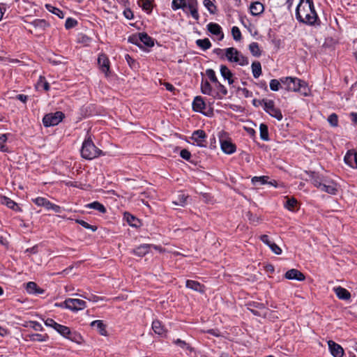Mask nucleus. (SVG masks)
Here are the masks:
<instances>
[{"mask_svg":"<svg viewBox=\"0 0 357 357\" xmlns=\"http://www.w3.org/2000/svg\"><path fill=\"white\" fill-rule=\"evenodd\" d=\"M296 17L298 22L307 25L319 26L321 24L313 0H300L296 10Z\"/></svg>","mask_w":357,"mask_h":357,"instance_id":"nucleus-1","label":"nucleus"},{"mask_svg":"<svg viewBox=\"0 0 357 357\" xmlns=\"http://www.w3.org/2000/svg\"><path fill=\"white\" fill-rule=\"evenodd\" d=\"M283 89L290 92H298L304 96H308L309 89L307 83L298 77H281Z\"/></svg>","mask_w":357,"mask_h":357,"instance_id":"nucleus-2","label":"nucleus"},{"mask_svg":"<svg viewBox=\"0 0 357 357\" xmlns=\"http://www.w3.org/2000/svg\"><path fill=\"white\" fill-rule=\"evenodd\" d=\"M100 155H105V153L96 146L91 136H87L82 143L81 156L86 160H91Z\"/></svg>","mask_w":357,"mask_h":357,"instance_id":"nucleus-3","label":"nucleus"},{"mask_svg":"<svg viewBox=\"0 0 357 357\" xmlns=\"http://www.w3.org/2000/svg\"><path fill=\"white\" fill-rule=\"evenodd\" d=\"M188 8L192 17L198 20L199 15L198 13V2L197 0H173L172 2V8L174 10Z\"/></svg>","mask_w":357,"mask_h":357,"instance_id":"nucleus-4","label":"nucleus"},{"mask_svg":"<svg viewBox=\"0 0 357 357\" xmlns=\"http://www.w3.org/2000/svg\"><path fill=\"white\" fill-rule=\"evenodd\" d=\"M260 105H264V111L272 117L275 118L278 121H281L283 115L280 108L275 107V102L272 100L262 99L259 102Z\"/></svg>","mask_w":357,"mask_h":357,"instance_id":"nucleus-5","label":"nucleus"},{"mask_svg":"<svg viewBox=\"0 0 357 357\" xmlns=\"http://www.w3.org/2000/svg\"><path fill=\"white\" fill-rule=\"evenodd\" d=\"M65 118V114L61 111L46 114L43 118V126L46 128L57 126Z\"/></svg>","mask_w":357,"mask_h":357,"instance_id":"nucleus-6","label":"nucleus"},{"mask_svg":"<svg viewBox=\"0 0 357 357\" xmlns=\"http://www.w3.org/2000/svg\"><path fill=\"white\" fill-rule=\"evenodd\" d=\"M59 306L64 307L73 312L82 310L86 307V303L78 298H67Z\"/></svg>","mask_w":357,"mask_h":357,"instance_id":"nucleus-7","label":"nucleus"},{"mask_svg":"<svg viewBox=\"0 0 357 357\" xmlns=\"http://www.w3.org/2000/svg\"><path fill=\"white\" fill-rule=\"evenodd\" d=\"M32 202L38 206L45 207L47 210H52L55 213H61L63 209L59 205L52 203L45 197H38L32 199Z\"/></svg>","mask_w":357,"mask_h":357,"instance_id":"nucleus-8","label":"nucleus"},{"mask_svg":"<svg viewBox=\"0 0 357 357\" xmlns=\"http://www.w3.org/2000/svg\"><path fill=\"white\" fill-rule=\"evenodd\" d=\"M206 107V103L201 96H196L192 102V109L194 112H199L206 116H211L213 114V109L205 112L204 109Z\"/></svg>","mask_w":357,"mask_h":357,"instance_id":"nucleus-9","label":"nucleus"},{"mask_svg":"<svg viewBox=\"0 0 357 357\" xmlns=\"http://www.w3.org/2000/svg\"><path fill=\"white\" fill-rule=\"evenodd\" d=\"M207 135L204 130H195L191 137V139L194 141L197 146L199 147H206Z\"/></svg>","mask_w":357,"mask_h":357,"instance_id":"nucleus-10","label":"nucleus"},{"mask_svg":"<svg viewBox=\"0 0 357 357\" xmlns=\"http://www.w3.org/2000/svg\"><path fill=\"white\" fill-rule=\"evenodd\" d=\"M98 64L100 70L107 76L109 73L110 61L105 54L102 53L98 55Z\"/></svg>","mask_w":357,"mask_h":357,"instance_id":"nucleus-11","label":"nucleus"},{"mask_svg":"<svg viewBox=\"0 0 357 357\" xmlns=\"http://www.w3.org/2000/svg\"><path fill=\"white\" fill-rule=\"evenodd\" d=\"M319 189L333 195H336L338 192L337 183L332 180H326Z\"/></svg>","mask_w":357,"mask_h":357,"instance_id":"nucleus-12","label":"nucleus"},{"mask_svg":"<svg viewBox=\"0 0 357 357\" xmlns=\"http://www.w3.org/2000/svg\"><path fill=\"white\" fill-rule=\"evenodd\" d=\"M328 349L331 355L333 357H342L344 355V349L341 345L336 343L333 340H329L328 342Z\"/></svg>","mask_w":357,"mask_h":357,"instance_id":"nucleus-13","label":"nucleus"},{"mask_svg":"<svg viewBox=\"0 0 357 357\" xmlns=\"http://www.w3.org/2000/svg\"><path fill=\"white\" fill-rule=\"evenodd\" d=\"M344 162L352 168H357V152L349 150L344 157Z\"/></svg>","mask_w":357,"mask_h":357,"instance_id":"nucleus-14","label":"nucleus"},{"mask_svg":"<svg viewBox=\"0 0 357 357\" xmlns=\"http://www.w3.org/2000/svg\"><path fill=\"white\" fill-rule=\"evenodd\" d=\"M307 174L310 177L312 184L318 189L326 181V178L323 175L316 172L310 171L307 172Z\"/></svg>","mask_w":357,"mask_h":357,"instance_id":"nucleus-15","label":"nucleus"},{"mask_svg":"<svg viewBox=\"0 0 357 357\" xmlns=\"http://www.w3.org/2000/svg\"><path fill=\"white\" fill-rule=\"evenodd\" d=\"M284 278L287 280H296L298 281H303L305 279L304 274L295 268L287 271L284 274Z\"/></svg>","mask_w":357,"mask_h":357,"instance_id":"nucleus-16","label":"nucleus"},{"mask_svg":"<svg viewBox=\"0 0 357 357\" xmlns=\"http://www.w3.org/2000/svg\"><path fill=\"white\" fill-rule=\"evenodd\" d=\"M220 146L222 151L226 154H232L236 150V144L231 139H220Z\"/></svg>","mask_w":357,"mask_h":357,"instance_id":"nucleus-17","label":"nucleus"},{"mask_svg":"<svg viewBox=\"0 0 357 357\" xmlns=\"http://www.w3.org/2000/svg\"><path fill=\"white\" fill-rule=\"evenodd\" d=\"M152 244H142L132 250V253L136 256L143 257L148 254L151 248Z\"/></svg>","mask_w":357,"mask_h":357,"instance_id":"nucleus-18","label":"nucleus"},{"mask_svg":"<svg viewBox=\"0 0 357 357\" xmlns=\"http://www.w3.org/2000/svg\"><path fill=\"white\" fill-rule=\"evenodd\" d=\"M123 219L126 220L130 227L138 228L142 225L140 220L129 212L124 213Z\"/></svg>","mask_w":357,"mask_h":357,"instance_id":"nucleus-19","label":"nucleus"},{"mask_svg":"<svg viewBox=\"0 0 357 357\" xmlns=\"http://www.w3.org/2000/svg\"><path fill=\"white\" fill-rule=\"evenodd\" d=\"M207 30L213 35L220 36L219 40H222L224 38V33L222 27L217 23L210 22L207 25Z\"/></svg>","mask_w":357,"mask_h":357,"instance_id":"nucleus-20","label":"nucleus"},{"mask_svg":"<svg viewBox=\"0 0 357 357\" xmlns=\"http://www.w3.org/2000/svg\"><path fill=\"white\" fill-rule=\"evenodd\" d=\"M185 287L187 288L191 289L194 291L200 292V293H204L205 291V286L200 282L192 280H187L185 282Z\"/></svg>","mask_w":357,"mask_h":357,"instance_id":"nucleus-21","label":"nucleus"},{"mask_svg":"<svg viewBox=\"0 0 357 357\" xmlns=\"http://www.w3.org/2000/svg\"><path fill=\"white\" fill-rule=\"evenodd\" d=\"M0 201L2 204L6 205L8 208L15 211L21 212L22 211L15 202L6 196H2Z\"/></svg>","mask_w":357,"mask_h":357,"instance_id":"nucleus-22","label":"nucleus"},{"mask_svg":"<svg viewBox=\"0 0 357 357\" xmlns=\"http://www.w3.org/2000/svg\"><path fill=\"white\" fill-rule=\"evenodd\" d=\"M220 72L221 76L226 80H227L229 84H232L234 82L233 79V73L225 65H221L220 67Z\"/></svg>","mask_w":357,"mask_h":357,"instance_id":"nucleus-23","label":"nucleus"},{"mask_svg":"<svg viewBox=\"0 0 357 357\" xmlns=\"http://www.w3.org/2000/svg\"><path fill=\"white\" fill-rule=\"evenodd\" d=\"M92 328H96L98 332L103 336L107 335V326L102 320H95L91 323Z\"/></svg>","mask_w":357,"mask_h":357,"instance_id":"nucleus-24","label":"nucleus"},{"mask_svg":"<svg viewBox=\"0 0 357 357\" xmlns=\"http://www.w3.org/2000/svg\"><path fill=\"white\" fill-rule=\"evenodd\" d=\"M63 337L76 343H80L82 340L81 335L75 331H71L70 328H68L67 333Z\"/></svg>","mask_w":357,"mask_h":357,"instance_id":"nucleus-25","label":"nucleus"},{"mask_svg":"<svg viewBox=\"0 0 357 357\" xmlns=\"http://www.w3.org/2000/svg\"><path fill=\"white\" fill-rule=\"evenodd\" d=\"M63 337L76 343H80L82 340L81 335L75 331H71L70 328H68L67 333Z\"/></svg>","mask_w":357,"mask_h":357,"instance_id":"nucleus-26","label":"nucleus"},{"mask_svg":"<svg viewBox=\"0 0 357 357\" xmlns=\"http://www.w3.org/2000/svg\"><path fill=\"white\" fill-rule=\"evenodd\" d=\"M250 10L252 15L257 16L263 13L264 6L261 2L255 1L250 4Z\"/></svg>","mask_w":357,"mask_h":357,"instance_id":"nucleus-27","label":"nucleus"},{"mask_svg":"<svg viewBox=\"0 0 357 357\" xmlns=\"http://www.w3.org/2000/svg\"><path fill=\"white\" fill-rule=\"evenodd\" d=\"M337 297L340 300L347 301L351 298L350 292L342 287L334 288Z\"/></svg>","mask_w":357,"mask_h":357,"instance_id":"nucleus-28","label":"nucleus"},{"mask_svg":"<svg viewBox=\"0 0 357 357\" xmlns=\"http://www.w3.org/2000/svg\"><path fill=\"white\" fill-rule=\"evenodd\" d=\"M225 57L229 62H234L238 61L236 59V56L239 54V51L234 47H228L225 50Z\"/></svg>","mask_w":357,"mask_h":357,"instance_id":"nucleus-29","label":"nucleus"},{"mask_svg":"<svg viewBox=\"0 0 357 357\" xmlns=\"http://www.w3.org/2000/svg\"><path fill=\"white\" fill-rule=\"evenodd\" d=\"M152 329L155 333L159 335H163L166 333V329L162 322L158 319L153 320L152 322Z\"/></svg>","mask_w":357,"mask_h":357,"instance_id":"nucleus-30","label":"nucleus"},{"mask_svg":"<svg viewBox=\"0 0 357 357\" xmlns=\"http://www.w3.org/2000/svg\"><path fill=\"white\" fill-rule=\"evenodd\" d=\"M139 43H142L145 46L148 47H152L154 46V40L146 32L139 33Z\"/></svg>","mask_w":357,"mask_h":357,"instance_id":"nucleus-31","label":"nucleus"},{"mask_svg":"<svg viewBox=\"0 0 357 357\" xmlns=\"http://www.w3.org/2000/svg\"><path fill=\"white\" fill-rule=\"evenodd\" d=\"M151 0H138L137 4L142 8L147 14H151L153 10V2Z\"/></svg>","mask_w":357,"mask_h":357,"instance_id":"nucleus-32","label":"nucleus"},{"mask_svg":"<svg viewBox=\"0 0 357 357\" xmlns=\"http://www.w3.org/2000/svg\"><path fill=\"white\" fill-rule=\"evenodd\" d=\"M188 197V195L180 192L176 197H175L174 200L172 201V203L176 206H184L186 204Z\"/></svg>","mask_w":357,"mask_h":357,"instance_id":"nucleus-33","label":"nucleus"},{"mask_svg":"<svg viewBox=\"0 0 357 357\" xmlns=\"http://www.w3.org/2000/svg\"><path fill=\"white\" fill-rule=\"evenodd\" d=\"M215 87L218 90V91L216 92V94L214 96V98L217 99H222L223 96L227 95L228 91L227 88L220 82L215 84Z\"/></svg>","mask_w":357,"mask_h":357,"instance_id":"nucleus-34","label":"nucleus"},{"mask_svg":"<svg viewBox=\"0 0 357 357\" xmlns=\"http://www.w3.org/2000/svg\"><path fill=\"white\" fill-rule=\"evenodd\" d=\"M34 27L45 30L50 26V23L43 19H36L31 23Z\"/></svg>","mask_w":357,"mask_h":357,"instance_id":"nucleus-35","label":"nucleus"},{"mask_svg":"<svg viewBox=\"0 0 357 357\" xmlns=\"http://www.w3.org/2000/svg\"><path fill=\"white\" fill-rule=\"evenodd\" d=\"M251 68L253 77L258 78L262 73L261 63L258 61H255L252 62Z\"/></svg>","mask_w":357,"mask_h":357,"instance_id":"nucleus-36","label":"nucleus"},{"mask_svg":"<svg viewBox=\"0 0 357 357\" xmlns=\"http://www.w3.org/2000/svg\"><path fill=\"white\" fill-rule=\"evenodd\" d=\"M213 88L206 79H202L201 83V91L203 94L211 96L212 93Z\"/></svg>","mask_w":357,"mask_h":357,"instance_id":"nucleus-37","label":"nucleus"},{"mask_svg":"<svg viewBox=\"0 0 357 357\" xmlns=\"http://www.w3.org/2000/svg\"><path fill=\"white\" fill-rule=\"evenodd\" d=\"M86 206L89 208L97 210L101 213H105L107 212V209L105 206L98 201L88 204Z\"/></svg>","mask_w":357,"mask_h":357,"instance_id":"nucleus-38","label":"nucleus"},{"mask_svg":"<svg viewBox=\"0 0 357 357\" xmlns=\"http://www.w3.org/2000/svg\"><path fill=\"white\" fill-rule=\"evenodd\" d=\"M249 50L255 57H259L261 55V50L257 42H252L249 45Z\"/></svg>","mask_w":357,"mask_h":357,"instance_id":"nucleus-39","label":"nucleus"},{"mask_svg":"<svg viewBox=\"0 0 357 357\" xmlns=\"http://www.w3.org/2000/svg\"><path fill=\"white\" fill-rule=\"evenodd\" d=\"M259 134L260 138L264 141H268L269 134H268V126L265 123H261L259 126Z\"/></svg>","mask_w":357,"mask_h":357,"instance_id":"nucleus-40","label":"nucleus"},{"mask_svg":"<svg viewBox=\"0 0 357 357\" xmlns=\"http://www.w3.org/2000/svg\"><path fill=\"white\" fill-rule=\"evenodd\" d=\"M196 45L203 50H208L211 47L212 44L208 38L197 39L195 42Z\"/></svg>","mask_w":357,"mask_h":357,"instance_id":"nucleus-41","label":"nucleus"},{"mask_svg":"<svg viewBox=\"0 0 357 357\" xmlns=\"http://www.w3.org/2000/svg\"><path fill=\"white\" fill-rule=\"evenodd\" d=\"M27 337L29 338L31 341H38V342H45L49 339V336L47 334H39L34 333L31 335H27Z\"/></svg>","mask_w":357,"mask_h":357,"instance_id":"nucleus-42","label":"nucleus"},{"mask_svg":"<svg viewBox=\"0 0 357 357\" xmlns=\"http://www.w3.org/2000/svg\"><path fill=\"white\" fill-rule=\"evenodd\" d=\"M10 134H0V151L3 153L10 152L8 147L5 144Z\"/></svg>","mask_w":357,"mask_h":357,"instance_id":"nucleus-43","label":"nucleus"},{"mask_svg":"<svg viewBox=\"0 0 357 357\" xmlns=\"http://www.w3.org/2000/svg\"><path fill=\"white\" fill-rule=\"evenodd\" d=\"M45 8L49 12L57 15L60 19H63L64 17V13L59 8L49 3L45 4Z\"/></svg>","mask_w":357,"mask_h":357,"instance_id":"nucleus-44","label":"nucleus"},{"mask_svg":"<svg viewBox=\"0 0 357 357\" xmlns=\"http://www.w3.org/2000/svg\"><path fill=\"white\" fill-rule=\"evenodd\" d=\"M269 177L268 176H254L252 177L251 181L254 185H265L268 183Z\"/></svg>","mask_w":357,"mask_h":357,"instance_id":"nucleus-45","label":"nucleus"},{"mask_svg":"<svg viewBox=\"0 0 357 357\" xmlns=\"http://www.w3.org/2000/svg\"><path fill=\"white\" fill-rule=\"evenodd\" d=\"M125 59H126L128 64L132 69L136 70V69L139 68V63L135 59H133L130 54H126Z\"/></svg>","mask_w":357,"mask_h":357,"instance_id":"nucleus-46","label":"nucleus"},{"mask_svg":"<svg viewBox=\"0 0 357 357\" xmlns=\"http://www.w3.org/2000/svg\"><path fill=\"white\" fill-rule=\"evenodd\" d=\"M280 88L283 89L281 78L280 79H273L271 80L270 89L271 91H278Z\"/></svg>","mask_w":357,"mask_h":357,"instance_id":"nucleus-47","label":"nucleus"},{"mask_svg":"<svg viewBox=\"0 0 357 357\" xmlns=\"http://www.w3.org/2000/svg\"><path fill=\"white\" fill-rule=\"evenodd\" d=\"M38 87H43L45 91H48L50 89V84L46 80L44 76H40L38 81L37 82Z\"/></svg>","mask_w":357,"mask_h":357,"instance_id":"nucleus-48","label":"nucleus"},{"mask_svg":"<svg viewBox=\"0 0 357 357\" xmlns=\"http://www.w3.org/2000/svg\"><path fill=\"white\" fill-rule=\"evenodd\" d=\"M297 205H298L297 199L294 197H291L287 200V202L284 204V206L289 211H293Z\"/></svg>","mask_w":357,"mask_h":357,"instance_id":"nucleus-49","label":"nucleus"},{"mask_svg":"<svg viewBox=\"0 0 357 357\" xmlns=\"http://www.w3.org/2000/svg\"><path fill=\"white\" fill-rule=\"evenodd\" d=\"M203 4L211 14L216 13L217 7L211 0H204Z\"/></svg>","mask_w":357,"mask_h":357,"instance_id":"nucleus-50","label":"nucleus"},{"mask_svg":"<svg viewBox=\"0 0 357 357\" xmlns=\"http://www.w3.org/2000/svg\"><path fill=\"white\" fill-rule=\"evenodd\" d=\"M139 38H140L139 33L132 34L131 36H130L128 37V43H130L132 44H134V45H137L139 48H142V45L139 43V41H140L139 40H140Z\"/></svg>","mask_w":357,"mask_h":357,"instance_id":"nucleus-51","label":"nucleus"},{"mask_svg":"<svg viewBox=\"0 0 357 357\" xmlns=\"http://www.w3.org/2000/svg\"><path fill=\"white\" fill-rule=\"evenodd\" d=\"M236 56V59L238 61H234V63H236L241 66H247L249 63V60L248 57L244 56L240 51L239 54Z\"/></svg>","mask_w":357,"mask_h":357,"instance_id":"nucleus-52","label":"nucleus"},{"mask_svg":"<svg viewBox=\"0 0 357 357\" xmlns=\"http://www.w3.org/2000/svg\"><path fill=\"white\" fill-rule=\"evenodd\" d=\"M176 345L178 346L179 347L182 349H187L190 351H192L194 349L187 342L185 341L181 340V339H176L174 340L173 342Z\"/></svg>","mask_w":357,"mask_h":357,"instance_id":"nucleus-53","label":"nucleus"},{"mask_svg":"<svg viewBox=\"0 0 357 357\" xmlns=\"http://www.w3.org/2000/svg\"><path fill=\"white\" fill-rule=\"evenodd\" d=\"M75 222L87 229H91L93 231H96L98 229V227L96 225H91L86 221L80 219L75 220Z\"/></svg>","mask_w":357,"mask_h":357,"instance_id":"nucleus-54","label":"nucleus"},{"mask_svg":"<svg viewBox=\"0 0 357 357\" xmlns=\"http://www.w3.org/2000/svg\"><path fill=\"white\" fill-rule=\"evenodd\" d=\"M77 41L79 43L84 44L86 46H88L92 41V39L89 36H86V34L80 33L78 36Z\"/></svg>","mask_w":357,"mask_h":357,"instance_id":"nucleus-55","label":"nucleus"},{"mask_svg":"<svg viewBox=\"0 0 357 357\" xmlns=\"http://www.w3.org/2000/svg\"><path fill=\"white\" fill-rule=\"evenodd\" d=\"M247 305L248 307H252L254 309H258V310H262V311H264L265 310H266V305L263 303L252 301V302L248 303L247 304Z\"/></svg>","mask_w":357,"mask_h":357,"instance_id":"nucleus-56","label":"nucleus"},{"mask_svg":"<svg viewBox=\"0 0 357 357\" xmlns=\"http://www.w3.org/2000/svg\"><path fill=\"white\" fill-rule=\"evenodd\" d=\"M206 75L208 76L211 82H212L215 84L218 83L219 81L216 77L215 71L213 69H207L206 70Z\"/></svg>","mask_w":357,"mask_h":357,"instance_id":"nucleus-57","label":"nucleus"},{"mask_svg":"<svg viewBox=\"0 0 357 357\" xmlns=\"http://www.w3.org/2000/svg\"><path fill=\"white\" fill-rule=\"evenodd\" d=\"M231 35L236 41H239L242 38L241 32L238 26H233L231 28Z\"/></svg>","mask_w":357,"mask_h":357,"instance_id":"nucleus-58","label":"nucleus"},{"mask_svg":"<svg viewBox=\"0 0 357 357\" xmlns=\"http://www.w3.org/2000/svg\"><path fill=\"white\" fill-rule=\"evenodd\" d=\"M78 24V22L72 17H68L65 22V28L66 29H70L75 27Z\"/></svg>","mask_w":357,"mask_h":357,"instance_id":"nucleus-59","label":"nucleus"},{"mask_svg":"<svg viewBox=\"0 0 357 357\" xmlns=\"http://www.w3.org/2000/svg\"><path fill=\"white\" fill-rule=\"evenodd\" d=\"M328 121L333 127L338 126V116L335 113H332L328 117Z\"/></svg>","mask_w":357,"mask_h":357,"instance_id":"nucleus-60","label":"nucleus"},{"mask_svg":"<svg viewBox=\"0 0 357 357\" xmlns=\"http://www.w3.org/2000/svg\"><path fill=\"white\" fill-rule=\"evenodd\" d=\"M180 156L183 159H184L190 162H192V161L190 160L192 155H191V153L188 149H182L180 152Z\"/></svg>","mask_w":357,"mask_h":357,"instance_id":"nucleus-61","label":"nucleus"},{"mask_svg":"<svg viewBox=\"0 0 357 357\" xmlns=\"http://www.w3.org/2000/svg\"><path fill=\"white\" fill-rule=\"evenodd\" d=\"M37 288L38 285L34 282H29L26 283V289L29 294H33L34 291L37 289Z\"/></svg>","mask_w":357,"mask_h":357,"instance_id":"nucleus-62","label":"nucleus"},{"mask_svg":"<svg viewBox=\"0 0 357 357\" xmlns=\"http://www.w3.org/2000/svg\"><path fill=\"white\" fill-rule=\"evenodd\" d=\"M29 327L32 328L36 331H43V328L42 325L36 321H29Z\"/></svg>","mask_w":357,"mask_h":357,"instance_id":"nucleus-63","label":"nucleus"},{"mask_svg":"<svg viewBox=\"0 0 357 357\" xmlns=\"http://www.w3.org/2000/svg\"><path fill=\"white\" fill-rule=\"evenodd\" d=\"M123 14L128 20H132L134 18V13L129 6L125 8Z\"/></svg>","mask_w":357,"mask_h":357,"instance_id":"nucleus-64","label":"nucleus"}]
</instances>
